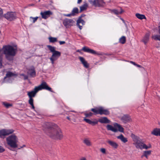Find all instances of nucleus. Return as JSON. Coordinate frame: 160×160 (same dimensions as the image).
Masks as SVG:
<instances>
[{"instance_id": "obj_18", "label": "nucleus", "mask_w": 160, "mask_h": 160, "mask_svg": "<svg viewBox=\"0 0 160 160\" xmlns=\"http://www.w3.org/2000/svg\"><path fill=\"white\" fill-rule=\"evenodd\" d=\"M89 2L92 6H94L95 7H99L100 5L99 0H94L93 1L89 0Z\"/></svg>"}, {"instance_id": "obj_13", "label": "nucleus", "mask_w": 160, "mask_h": 160, "mask_svg": "<svg viewBox=\"0 0 160 160\" xmlns=\"http://www.w3.org/2000/svg\"><path fill=\"white\" fill-rule=\"evenodd\" d=\"M82 50L83 51L85 52H88L93 54H97V52L89 48L86 47H83L82 48Z\"/></svg>"}, {"instance_id": "obj_2", "label": "nucleus", "mask_w": 160, "mask_h": 160, "mask_svg": "<svg viewBox=\"0 0 160 160\" xmlns=\"http://www.w3.org/2000/svg\"><path fill=\"white\" fill-rule=\"evenodd\" d=\"M46 133L51 138L54 139H61L63 137L60 128L56 125L48 128Z\"/></svg>"}, {"instance_id": "obj_32", "label": "nucleus", "mask_w": 160, "mask_h": 160, "mask_svg": "<svg viewBox=\"0 0 160 160\" xmlns=\"http://www.w3.org/2000/svg\"><path fill=\"white\" fill-rule=\"evenodd\" d=\"M111 12L113 13L116 15H118L120 13H121L123 12V11H122L120 12H119L116 9H112L110 10Z\"/></svg>"}, {"instance_id": "obj_20", "label": "nucleus", "mask_w": 160, "mask_h": 160, "mask_svg": "<svg viewBox=\"0 0 160 160\" xmlns=\"http://www.w3.org/2000/svg\"><path fill=\"white\" fill-rule=\"evenodd\" d=\"M151 134L156 136H160V129L156 128L151 132Z\"/></svg>"}, {"instance_id": "obj_1", "label": "nucleus", "mask_w": 160, "mask_h": 160, "mask_svg": "<svg viewBox=\"0 0 160 160\" xmlns=\"http://www.w3.org/2000/svg\"><path fill=\"white\" fill-rule=\"evenodd\" d=\"M42 89H45L53 92L52 88L48 86L47 83L44 81H43L40 85L37 87H36L33 90L28 92L27 95L29 98L28 102L33 101V98L35 96L38 91Z\"/></svg>"}, {"instance_id": "obj_23", "label": "nucleus", "mask_w": 160, "mask_h": 160, "mask_svg": "<svg viewBox=\"0 0 160 160\" xmlns=\"http://www.w3.org/2000/svg\"><path fill=\"white\" fill-rule=\"evenodd\" d=\"M149 34L148 33L146 34L145 36L143 38L142 41L145 44H146L149 40Z\"/></svg>"}, {"instance_id": "obj_50", "label": "nucleus", "mask_w": 160, "mask_h": 160, "mask_svg": "<svg viewBox=\"0 0 160 160\" xmlns=\"http://www.w3.org/2000/svg\"><path fill=\"white\" fill-rule=\"evenodd\" d=\"M80 160H86V159L85 158H84V157H83L82 158L80 159Z\"/></svg>"}, {"instance_id": "obj_35", "label": "nucleus", "mask_w": 160, "mask_h": 160, "mask_svg": "<svg viewBox=\"0 0 160 160\" xmlns=\"http://www.w3.org/2000/svg\"><path fill=\"white\" fill-rule=\"evenodd\" d=\"M151 151L150 150L145 151L144 152L143 156H148L150 155L151 154Z\"/></svg>"}, {"instance_id": "obj_45", "label": "nucleus", "mask_w": 160, "mask_h": 160, "mask_svg": "<svg viewBox=\"0 0 160 160\" xmlns=\"http://www.w3.org/2000/svg\"><path fill=\"white\" fill-rule=\"evenodd\" d=\"M85 16V15L83 14H82L80 16L79 18L81 19L82 17H84Z\"/></svg>"}, {"instance_id": "obj_51", "label": "nucleus", "mask_w": 160, "mask_h": 160, "mask_svg": "<svg viewBox=\"0 0 160 160\" xmlns=\"http://www.w3.org/2000/svg\"><path fill=\"white\" fill-rule=\"evenodd\" d=\"M67 118L68 119V120H70V118L69 117H67Z\"/></svg>"}, {"instance_id": "obj_53", "label": "nucleus", "mask_w": 160, "mask_h": 160, "mask_svg": "<svg viewBox=\"0 0 160 160\" xmlns=\"http://www.w3.org/2000/svg\"><path fill=\"white\" fill-rule=\"evenodd\" d=\"M77 52H80V50H77Z\"/></svg>"}, {"instance_id": "obj_15", "label": "nucleus", "mask_w": 160, "mask_h": 160, "mask_svg": "<svg viewBox=\"0 0 160 160\" xmlns=\"http://www.w3.org/2000/svg\"><path fill=\"white\" fill-rule=\"evenodd\" d=\"M121 120L124 123H126L129 122L131 120L130 116L126 114L123 115L121 118Z\"/></svg>"}, {"instance_id": "obj_31", "label": "nucleus", "mask_w": 160, "mask_h": 160, "mask_svg": "<svg viewBox=\"0 0 160 160\" xmlns=\"http://www.w3.org/2000/svg\"><path fill=\"white\" fill-rule=\"evenodd\" d=\"M93 114H94V113H93L91 112H89L88 113L85 112L84 113V114L85 116V118H89L91 117L92 116Z\"/></svg>"}, {"instance_id": "obj_27", "label": "nucleus", "mask_w": 160, "mask_h": 160, "mask_svg": "<svg viewBox=\"0 0 160 160\" xmlns=\"http://www.w3.org/2000/svg\"><path fill=\"white\" fill-rule=\"evenodd\" d=\"M7 136L6 129H3L0 130V137L2 138L3 136Z\"/></svg>"}, {"instance_id": "obj_16", "label": "nucleus", "mask_w": 160, "mask_h": 160, "mask_svg": "<svg viewBox=\"0 0 160 160\" xmlns=\"http://www.w3.org/2000/svg\"><path fill=\"white\" fill-rule=\"evenodd\" d=\"M107 142L114 149L117 148L118 146V145L117 143L112 141L108 140L107 141Z\"/></svg>"}, {"instance_id": "obj_39", "label": "nucleus", "mask_w": 160, "mask_h": 160, "mask_svg": "<svg viewBox=\"0 0 160 160\" xmlns=\"http://www.w3.org/2000/svg\"><path fill=\"white\" fill-rule=\"evenodd\" d=\"M5 151V149L1 146H0V153H2Z\"/></svg>"}, {"instance_id": "obj_22", "label": "nucleus", "mask_w": 160, "mask_h": 160, "mask_svg": "<svg viewBox=\"0 0 160 160\" xmlns=\"http://www.w3.org/2000/svg\"><path fill=\"white\" fill-rule=\"evenodd\" d=\"M117 138L118 139H120L122 142L124 143H126L128 141L127 138L124 137L122 134H121L120 135L117 136Z\"/></svg>"}, {"instance_id": "obj_26", "label": "nucleus", "mask_w": 160, "mask_h": 160, "mask_svg": "<svg viewBox=\"0 0 160 160\" xmlns=\"http://www.w3.org/2000/svg\"><path fill=\"white\" fill-rule=\"evenodd\" d=\"M136 16L138 18L141 20L143 19H146V17L144 15L141 14L137 13L136 14Z\"/></svg>"}, {"instance_id": "obj_49", "label": "nucleus", "mask_w": 160, "mask_h": 160, "mask_svg": "<svg viewBox=\"0 0 160 160\" xmlns=\"http://www.w3.org/2000/svg\"><path fill=\"white\" fill-rule=\"evenodd\" d=\"M24 79L25 80L28 79V76H26V75L25 76Z\"/></svg>"}, {"instance_id": "obj_54", "label": "nucleus", "mask_w": 160, "mask_h": 160, "mask_svg": "<svg viewBox=\"0 0 160 160\" xmlns=\"http://www.w3.org/2000/svg\"><path fill=\"white\" fill-rule=\"evenodd\" d=\"M26 146L25 145H23L22 147H21V148H22L23 147H25Z\"/></svg>"}, {"instance_id": "obj_17", "label": "nucleus", "mask_w": 160, "mask_h": 160, "mask_svg": "<svg viewBox=\"0 0 160 160\" xmlns=\"http://www.w3.org/2000/svg\"><path fill=\"white\" fill-rule=\"evenodd\" d=\"M79 59L84 66L86 68H88L89 67V64L87 62L85 61L84 58L81 57H79Z\"/></svg>"}, {"instance_id": "obj_4", "label": "nucleus", "mask_w": 160, "mask_h": 160, "mask_svg": "<svg viewBox=\"0 0 160 160\" xmlns=\"http://www.w3.org/2000/svg\"><path fill=\"white\" fill-rule=\"evenodd\" d=\"M131 137L134 142L133 144L135 145L137 148H139L140 149L145 148L146 149H148L151 147V146L150 145L149 146H147L146 145L144 144L142 142L141 139L134 134L132 133L131 135Z\"/></svg>"}, {"instance_id": "obj_14", "label": "nucleus", "mask_w": 160, "mask_h": 160, "mask_svg": "<svg viewBox=\"0 0 160 160\" xmlns=\"http://www.w3.org/2000/svg\"><path fill=\"white\" fill-rule=\"evenodd\" d=\"M85 22L82 19L78 18L77 21V25L79 29L81 30L82 29V26L85 24Z\"/></svg>"}, {"instance_id": "obj_44", "label": "nucleus", "mask_w": 160, "mask_h": 160, "mask_svg": "<svg viewBox=\"0 0 160 160\" xmlns=\"http://www.w3.org/2000/svg\"><path fill=\"white\" fill-rule=\"evenodd\" d=\"M158 32L160 34V22L158 24Z\"/></svg>"}, {"instance_id": "obj_24", "label": "nucleus", "mask_w": 160, "mask_h": 160, "mask_svg": "<svg viewBox=\"0 0 160 160\" xmlns=\"http://www.w3.org/2000/svg\"><path fill=\"white\" fill-rule=\"evenodd\" d=\"M71 13L73 15V16H74L76 14L78 13L79 10L78 8L76 7L74 8L73 9Z\"/></svg>"}, {"instance_id": "obj_9", "label": "nucleus", "mask_w": 160, "mask_h": 160, "mask_svg": "<svg viewBox=\"0 0 160 160\" xmlns=\"http://www.w3.org/2000/svg\"><path fill=\"white\" fill-rule=\"evenodd\" d=\"M113 125L114 127L111 125H107L106 126L107 130L115 132H118V131L121 132H124V128L121 125L117 123H115Z\"/></svg>"}, {"instance_id": "obj_37", "label": "nucleus", "mask_w": 160, "mask_h": 160, "mask_svg": "<svg viewBox=\"0 0 160 160\" xmlns=\"http://www.w3.org/2000/svg\"><path fill=\"white\" fill-rule=\"evenodd\" d=\"M32 106V108L33 109H35V107L33 104V101L28 102Z\"/></svg>"}, {"instance_id": "obj_5", "label": "nucleus", "mask_w": 160, "mask_h": 160, "mask_svg": "<svg viewBox=\"0 0 160 160\" xmlns=\"http://www.w3.org/2000/svg\"><path fill=\"white\" fill-rule=\"evenodd\" d=\"M47 47L50 52H52V55L50 58V59L52 63L53 64L54 61L56 60L61 56V53L60 52L56 50L55 47H54L48 45L47 46Z\"/></svg>"}, {"instance_id": "obj_46", "label": "nucleus", "mask_w": 160, "mask_h": 160, "mask_svg": "<svg viewBox=\"0 0 160 160\" xmlns=\"http://www.w3.org/2000/svg\"><path fill=\"white\" fill-rule=\"evenodd\" d=\"M131 63L133 64L134 65H136V63H135V62H133V61H130V62Z\"/></svg>"}, {"instance_id": "obj_36", "label": "nucleus", "mask_w": 160, "mask_h": 160, "mask_svg": "<svg viewBox=\"0 0 160 160\" xmlns=\"http://www.w3.org/2000/svg\"><path fill=\"white\" fill-rule=\"evenodd\" d=\"M3 105L7 108H8L12 106L11 104L8 103L3 102Z\"/></svg>"}, {"instance_id": "obj_28", "label": "nucleus", "mask_w": 160, "mask_h": 160, "mask_svg": "<svg viewBox=\"0 0 160 160\" xmlns=\"http://www.w3.org/2000/svg\"><path fill=\"white\" fill-rule=\"evenodd\" d=\"M49 42L51 43H54L58 41L57 38H56L50 37L48 38Z\"/></svg>"}, {"instance_id": "obj_47", "label": "nucleus", "mask_w": 160, "mask_h": 160, "mask_svg": "<svg viewBox=\"0 0 160 160\" xmlns=\"http://www.w3.org/2000/svg\"><path fill=\"white\" fill-rule=\"evenodd\" d=\"M136 66H137V67H139V68H141L142 66L140 65H139V64H137L135 65Z\"/></svg>"}, {"instance_id": "obj_8", "label": "nucleus", "mask_w": 160, "mask_h": 160, "mask_svg": "<svg viewBox=\"0 0 160 160\" xmlns=\"http://www.w3.org/2000/svg\"><path fill=\"white\" fill-rule=\"evenodd\" d=\"M91 110L95 115L99 114L101 115L103 114L107 115L110 114V112L108 109H105L102 107H95L94 108H92Z\"/></svg>"}, {"instance_id": "obj_11", "label": "nucleus", "mask_w": 160, "mask_h": 160, "mask_svg": "<svg viewBox=\"0 0 160 160\" xmlns=\"http://www.w3.org/2000/svg\"><path fill=\"white\" fill-rule=\"evenodd\" d=\"M75 22L72 19L67 18L64 19L63 21V24L66 28H68L72 26Z\"/></svg>"}, {"instance_id": "obj_55", "label": "nucleus", "mask_w": 160, "mask_h": 160, "mask_svg": "<svg viewBox=\"0 0 160 160\" xmlns=\"http://www.w3.org/2000/svg\"><path fill=\"white\" fill-rule=\"evenodd\" d=\"M1 33V31H0V33Z\"/></svg>"}, {"instance_id": "obj_21", "label": "nucleus", "mask_w": 160, "mask_h": 160, "mask_svg": "<svg viewBox=\"0 0 160 160\" xmlns=\"http://www.w3.org/2000/svg\"><path fill=\"white\" fill-rule=\"evenodd\" d=\"M28 74L31 77H35L36 76V72L34 68L29 69L28 71Z\"/></svg>"}, {"instance_id": "obj_29", "label": "nucleus", "mask_w": 160, "mask_h": 160, "mask_svg": "<svg viewBox=\"0 0 160 160\" xmlns=\"http://www.w3.org/2000/svg\"><path fill=\"white\" fill-rule=\"evenodd\" d=\"M84 143H85L87 146H90L91 145V143L90 141L87 138L85 139L83 141Z\"/></svg>"}, {"instance_id": "obj_48", "label": "nucleus", "mask_w": 160, "mask_h": 160, "mask_svg": "<svg viewBox=\"0 0 160 160\" xmlns=\"http://www.w3.org/2000/svg\"><path fill=\"white\" fill-rule=\"evenodd\" d=\"M82 0H78L77 3L78 4H79L82 2Z\"/></svg>"}, {"instance_id": "obj_12", "label": "nucleus", "mask_w": 160, "mask_h": 160, "mask_svg": "<svg viewBox=\"0 0 160 160\" xmlns=\"http://www.w3.org/2000/svg\"><path fill=\"white\" fill-rule=\"evenodd\" d=\"M52 14V12L50 10L41 12L40 13L42 18L45 19H47Z\"/></svg>"}, {"instance_id": "obj_42", "label": "nucleus", "mask_w": 160, "mask_h": 160, "mask_svg": "<svg viewBox=\"0 0 160 160\" xmlns=\"http://www.w3.org/2000/svg\"><path fill=\"white\" fill-rule=\"evenodd\" d=\"M3 11L2 9L0 8V18H1L2 15Z\"/></svg>"}, {"instance_id": "obj_25", "label": "nucleus", "mask_w": 160, "mask_h": 160, "mask_svg": "<svg viewBox=\"0 0 160 160\" xmlns=\"http://www.w3.org/2000/svg\"><path fill=\"white\" fill-rule=\"evenodd\" d=\"M88 6V5L87 3H84L83 5L80 6V12L86 9Z\"/></svg>"}, {"instance_id": "obj_38", "label": "nucleus", "mask_w": 160, "mask_h": 160, "mask_svg": "<svg viewBox=\"0 0 160 160\" xmlns=\"http://www.w3.org/2000/svg\"><path fill=\"white\" fill-rule=\"evenodd\" d=\"M38 17H36L35 18H33L32 17H30V18H32L33 19V23H34L38 19Z\"/></svg>"}, {"instance_id": "obj_19", "label": "nucleus", "mask_w": 160, "mask_h": 160, "mask_svg": "<svg viewBox=\"0 0 160 160\" xmlns=\"http://www.w3.org/2000/svg\"><path fill=\"white\" fill-rule=\"evenodd\" d=\"M15 76H16V74L12 73V72L10 71L8 72L6 75L5 77L4 78L3 82H5V81L7 78H10Z\"/></svg>"}, {"instance_id": "obj_40", "label": "nucleus", "mask_w": 160, "mask_h": 160, "mask_svg": "<svg viewBox=\"0 0 160 160\" xmlns=\"http://www.w3.org/2000/svg\"><path fill=\"white\" fill-rule=\"evenodd\" d=\"M64 16L66 17H70L72 16H73V15L72 14V13L71 12V13L70 14H64Z\"/></svg>"}, {"instance_id": "obj_3", "label": "nucleus", "mask_w": 160, "mask_h": 160, "mask_svg": "<svg viewBox=\"0 0 160 160\" xmlns=\"http://www.w3.org/2000/svg\"><path fill=\"white\" fill-rule=\"evenodd\" d=\"M3 48V53L5 55L6 58L9 61L12 60L13 58L12 57L15 55L17 50L10 45L4 46Z\"/></svg>"}, {"instance_id": "obj_10", "label": "nucleus", "mask_w": 160, "mask_h": 160, "mask_svg": "<svg viewBox=\"0 0 160 160\" xmlns=\"http://www.w3.org/2000/svg\"><path fill=\"white\" fill-rule=\"evenodd\" d=\"M4 16L5 18L9 21L14 20L17 18L16 13L12 12H8L4 14Z\"/></svg>"}, {"instance_id": "obj_34", "label": "nucleus", "mask_w": 160, "mask_h": 160, "mask_svg": "<svg viewBox=\"0 0 160 160\" xmlns=\"http://www.w3.org/2000/svg\"><path fill=\"white\" fill-rule=\"evenodd\" d=\"M14 131L13 129H6V132L7 135H9L10 134H12L14 132Z\"/></svg>"}, {"instance_id": "obj_33", "label": "nucleus", "mask_w": 160, "mask_h": 160, "mask_svg": "<svg viewBox=\"0 0 160 160\" xmlns=\"http://www.w3.org/2000/svg\"><path fill=\"white\" fill-rule=\"evenodd\" d=\"M152 38L155 40H160V35H156L153 36Z\"/></svg>"}, {"instance_id": "obj_43", "label": "nucleus", "mask_w": 160, "mask_h": 160, "mask_svg": "<svg viewBox=\"0 0 160 160\" xmlns=\"http://www.w3.org/2000/svg\"><path fill=\"white\" fill-rule=\"evenodd\" d=\"M59 43L60 45H62L65 43V42L64 41H59Z\"/></svg>"}, {"instance_id": "obj_41", "label": "nucleus", "mask_w": 160, "mask_h": 160, "mask_svg": "<svg viewBox=\"0 0 160 160\" xmlns=\"http://www.w3.org/2000/svg\"><path fill=\"white\" fill-rule=\"evenodd\" d=\"M100 151L103 153H105L106 152V150L104 148H102L100 149Z\"/></svg>"}, {"instance_id": "obj_30", "label": "nucleus", "mask_w": 160, "mask_h": 160, "mask_svg": "<svg viewBox=\"0 0 160 160\" xmlns=\"http://www.w3.org/2000/svg\"><path fill=\"white\" fill-rule=\"evenodd\" d=\"M126 38L124 36H122L119 40L120 42L122 44H123L126 42Z\"/></svg>"}, {"instance_id": "obj_7", "label": "nucleus", "mask_w": 160, "mask_h": 160, "mask_svg": "<svg viewBox=\"0 0 160 160\" xmlns=\"http://www.w3.org/2000/svg\"><path fill=\"white\" fill-rule=\"evenodd\" d=\"M83 121L92 126H94L97 124L98 122L101 123H109L110 122V120L106 117H102L99 119L98 121L95 119L94 121H92L89 119L85 118L83 119Z\"/></svg>"}, {"instance_id": "obj_6", "label": "nucleus", "mask_w": 160, "mask_h": 160, "mask_svg": "<svg viewBox=\"0 0 160 160\" xmlns=\"http://www.w3.org/2000/svg\"><path fill=\"white\" fill-rule=\"evenodd\" d=\"M6 140L7 144L11 148H16L18 147L17 143L18 142V139L14 134L7 137Z\"/></svg>"}, {"instance_id": "obj_52", "label": "nucleus", "mask_w": 160, "mask_h": 160, "mask_svg": "<svg viewBox=\"0 0 160 160\" xmlns=\"http://www.w3.org/2000/svg\"><path fill=\"white\" fill-rule=\"evenodd\" d=\"M148 156H147V155H146V156H144L145 157H146V158H148ZM143 156H144L143 155L142 156V157H141L142 158Z\"/></svg>"}]
</instances>
